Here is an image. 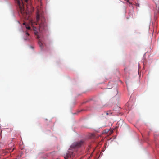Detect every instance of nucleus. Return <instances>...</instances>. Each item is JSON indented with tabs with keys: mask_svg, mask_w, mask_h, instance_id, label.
Segmentation results:
<instances>
[{
	"mask_svg": "<svg viewBox=\"0 0 159 159\" xmlns=\"http://www.w3.org/2000/svg\"><path fill=\"white\" fill-rule=\"evenodd\" d=\"M84 141L81 140L73 143L70 146V148L69 149L66 155L64 156L65 159H71L74 154L73 149L80 147L84 144Z\"/></svg>",
	"mask_w": 159,
	"mask_h": 159,
	"instance_id": "1",
	"label": "nucleus"
},
{
	"mask_svg": "<svg viewBox=\"0 0 159 159\" xmlns=\"http://www.w3.org/2000/svg\"><path fill=\"white\" fill-rule=\"evenodd\" d=\"M35 24L38 25L40 31L42 30L46 26L45 19L42 14H39L38 12L37 13L36 22Z\"/></svg>",
	"mask_w": 159,
	"mask_h": 159,
	"instance_id": "2",
	"label": "nucleus"
},
{
	"mask_svg": "<svg viewBox=\"0 0 159 159\" xmlns=\"http://www.w3.org/2000/svg\"><path fill=\"white\" fill-rule=\"evenodd\" d=\"M16 0L18 6L19 8V11L24 16L25 15L27 14V11L24 8L23 2L24 1L26 3H27L28 2V0Z\"/></svg>",
	"mask_w": 159,
	"mask_h": 159,
	"instance_id": "3",
	"label": "nucleus"
},
{
	"mask_svg": "<svg viewBox=\"0 0 159 159\" xmlns=\"http://www.w3.org/2000/svg\"><path fill=\"white\" fill-rule=\"evenodd\" d=\"M34 34L37 36V38L38 39V44L39 46V47H40V48H43V44L40 41L39 38V36L38 35V32L36 30H34Z\"/></svg>",
	"mask_w": 159,
	"mask_h": 159,
	"instance_id": "4",
	"label": "nucleus"
},
{
	"mask_svg": "<svg viewBox=\"0 0 159 159\" xmlns=\"http://www.w3.org/2000/svg\"><path fill=\"white\" fill-rule=\"evenodd\" d=\"M25 35L26 37L24 38V40H29V34L28 32H26L25 33Z\"/></svg>",
	"mask_w": 159,
	"mask_h": 159,
	"instance_id": "5",
	"label": "nucleus"
},
{
	"mask_svg": "<svg viewBox=\"0 0 159 159\" xmlns=\"http://www.w3.org/2000/svg\"><path fill=\"white\" fill-rule=\"evenodd\" d=\"M105 113L107 115H111L112 114V112L110 111H106L105 112Z\"/></svg>",
	"mask_w": 159,
	"mask_h": 159,
	"instance_id": "6",
	"label": "nucleus"
},
{
	"mask_svg": "<svg viewBox=\"0 0 159 159\" xmlns=\"http://www.w3.org/2000/svg\"><path fill=\"white\" fill-rule=\"evenodd\" d=\"M26 28L28 30H30V26H26Z\"/></svg>",
	"mask_w": 159,
	"mask_h": 159,
	"instance_id": "7",
	"label": "nucleus"
},
{
	"mask_svg": "<svg viewBox=\"0 0 159 159\" xmlns=\"http://www.w3.org/2000/svg\"><path fill=\"white\" fill-rule=\"evenodd\" d=\"M25 22L24 23H23V25H25Z\"/></svg>",
	"mask_w": 159,
	"mask_h": 159,
	"instance_id": "8",
	"label": "nucleus"
},
{
	"mask_svg": "<svg viewBox=\"0 0 159 159\" xmlns=\"http://www.w3.org/2000/svg\"><path fill=\"white\" fill-rule=\"evenodd\" d=\"M116 93H118V91H117V89H116Z\"/></svg>",
	"mask_w": 159,
	"mask_h": 159,
	"instance_id": "9",
	"label": "nucleus"
},
{
	"mask_svg": "<svg viewBox=\"0 0 159 159\" xmlns=\"http://www.w3.org/2000/svg\"><path fill=\"white\" fill-rule=\"evenodd\" d=\"M127 2H129V0H127Z\"/></svg>",
	"mask_w": 159,
	"mask_h": 159,
	"instance_id": "10",
	"label": "nucleus"
},
{
	"mask_svg": "<svg viewBox=\"0 0 159 159\" xmlns=\"http://www.w3.org/2000/svg\"><path fill=\"white\" fill-rule=\"evenodd\" d=\"M31 23L32 24V23H32V21H31Z\"/></svg>",
	"mask_w": 159,
	"mask_h": 159,
	"instance_id": "11",
	"label": "nucleus"
}]
</instances>
